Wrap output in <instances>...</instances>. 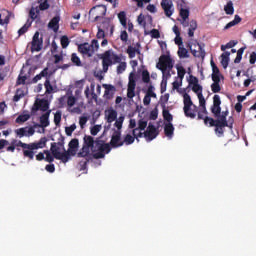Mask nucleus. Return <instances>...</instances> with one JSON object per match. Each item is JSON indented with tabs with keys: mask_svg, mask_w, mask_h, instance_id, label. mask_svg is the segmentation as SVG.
Listing matches in <instances>:
<instances>
[{
	"mask_svg": "<svg viewBox=\"0 0 256 256\" xmlns=\"http://www.w3.org/2000/svg\"><path fill=\"white\" fill-rule=\"evenodd\" d=\"M110 151L111 146L101 138L95 139L93 136L85 135L78 157H89V155H92L94 159H103Z\"/></svg>",
	"mask_w": 256,
	"mask_h": 256,
	"instance_id": "f257e3e1",
	"label": "nucleus"
},
{
	"mask_svg": "<svg viewBox=\"0 0 256 256\" xmlns=\"http://www.w3.org/2000/svg\"><path fill=\"white\" fill-rule=\"evenodd\" d=\"M100 59L102 60V71L103 73H107L109 71V67L111 65H115L116 63H120L117 66V73L118 75H121L127 69V63L121 62V57L113 50L105 51L103 54L100 55Z\"/></svg>",
	"mask_w": 256,
	"mask_h": 256,
	"instance_id": "f03ea898",
	"label": "nucleus"
},
{
	"mask_svg": "<svg viewBox=\"0 0 256 256\" xmlns=\"http://www.w3.org/2000/svg\"><path fill=\"white\" fill-rule=\"evenodd\" d=\"M11 145H14V147H21L23 156L30 159V161H33V159H35V151H37V149H44L47 145V138L42 137L38 142L29 144L23 143L21 140H12Z\"/></svg>",
	"mask_w": 256,
	"mask_h": 256,
	"instance_id": "7ed1b4c3",
	"label": "nucleus"
},
{
	"mask_svg": "<svg viewBox=\"0 0 256 256\" xmlns=\"http://www.w3.org/2000/svg\"><path fill=\"white\" fill-rule=\"evenodd\" d=\"M49 115H51V110H48L40 117V124H34L33 127H22L14 130V133L18 139H23V137H33L35 135V129L41 127L45 131V127H49Z\"/></svg>",
	"mask_w": 256,
	"mask_h": 256,
	"instance_id": "20e7f679",
	"label": "nucleus"
},
{
	"mask_svg": "<svg viewBox=\"0 0 256 256\" xmlns=\"http://www.w3.org/2000/svg\"><path fill=\"white\" fill-rule=\"evenodd\" d=\"M50 151L58 161H62V163H68L69 152L65 149V137L61 134L58 135V141L51 143Z\"/></svg>",
	"mask_w": 256,
	"mask_h": 256,
	"instance_id": "39448f33",
	"label": "nucleus"
},
{
	"mask_svg": "<svg viewBox=\"0 0 256 256\" xmlns=\"http://www.w3.org/2000/svg\"><path fill=\"white\" fill-rule=\"evenodd\" d=\"M173 59L169 55H162L159 58V62L156 64V67L162 72V82L163 85L167 87V81L171 79V71L173 70Z\"/></svg>",
	"mask_w": 256,
	"mask_h": 256,
	"instance_id": "423d86ee",
	"label": "nucleus"
},
{
	"mask_svg": "<svg viewBox=\"0 0 256 256\" xmlns=\"http://www.w3.org/2000/svg\"><path fill=\"white\" fill-rule=\"evenodd\" d=\"M184 98V113L186 117H190V119H195L197 117V109L196 105H193V101H191V96L187 93L183 95Z\"/></svg>",
	"mask_w": 256,
	"mask_h": 256,
	"instance_id": "0eeeda50",
	"label": "nucleus"
},
{
	"mask_svg": "<svg viewBox=\"0 0 256 256\" xmlns=\"http://www.w3.org/2000/svg\"><path fill=\"white\" fill-rule=\"evenodd\" d=\"M216 120L206 116L204 119L205 125H210V127H229V123H227V118L223 114H218L215 116Z\"/></svg>",
	"mask_w": 256,
	"mask_h": 256,
	"instance_id": "6e6552de",
	"label": "nucleus"
},
{
	"mask_svg": "<svg viewBox=\"0 0 256 256\" xmlns=\"http://www.w3.org/2000/svg\"><path fill=\"white\" fill-rule=\"evenodd\" d=\"M49 109V101L47 100H36L34 105L31 108L32 115H35L37 111H47Z\"/></svg>",
	"mask_w": 256,
	"mask_h": 256,
	"instance_id": "1a4fd4ad",
	"label": "nucleus"
},
{
	"mask_svg": "<svg viewBox=\"0 0 256 256\" xmlns=\"http://www.w3.org/2000/svg\"><path fill=\"white\" fill-rule=\"evenodd\" d=\"M107 13V7L105 5H98L90 10V15H95L94 20L99 21V19H102V17H105Z\"/></svg>",
	"mask_w": 256,
	"mask_h": 256,
	"instance_id": "9d476101",
	"label": "nucleus"
},
{
	"mask_svg": "<svg viewBox=\"0 0 256 256\" xmlns=\"http://www.w3.org/2000/svg\"><path fill=\"white\" fill-rule=\"evenodd\" d=\"M157 135H159V131H157V127L153 125L152 123H149L146 131H144V138L146 141H153V139H156Z\"/></svg>",
	"mask_w": 256,
	"mask_h": 256,
	"instance_id": "9b49d317",
	"label": "nucleus"
},
{
	"mask_svg": "<svg viewBox=\"0 0 256 256\" xmlns=\"http://www.w3.org/2000/svg\"><path fill=\"white\" fill-rule=\"evenodd\" d=\"M43 49V38H39V32H35L32 39V51H41Z\"/></svg>",
	"mask_w": 256,
	"mask_h": 256,
	"instance_id": "f8f14e48",
	"label": "nucleus"
},
{
	"mask_svg": "<svg viewBox=\"0 0 256 256\" xmlns=\"http://www.w3.org/2000/svg\"><path fill=\"white\" fill-rule=\"evenodd\" d=\"M135 87H137V83L135 79H133V73L129 76L128 88H127V97L128 99H133L135 97Z\"/></svg>",
	"mask_w": 256,
	"mask_h": 256,
	"instance_id": "ddd939ff",
	"label": "nucleus"
},
{
	"mask_svg": "<svg viewBox=\"0 0 256 256\" xmlns=\"http://www.w3.org/2000/svg\"><path fill=\"white\" fill-rule=\"evenodd\" d=\"M161 7L164 10L166 17H171V15H173V1L162 0Z\"/></svg>",
	"mask_w": 256,
	"mask_h": 256,
	"instance_id": "4468645a",
	"label": "nucleus"
},
{
	"mask_svg": "<svg viewBox=\"0 0 256 256\" xmlns=\"http://www.w3.org/2000/svg\"><path fill=\"white\" fill-rule=\"evenodd\" d=\"M188 47L192 55H194L195 57H201V59H205V50H203L200 43L195 44V47H197V49H193V45L191 44H188Z\"/></svg>",
	"mask_w": 256,
	"mask_h": 256,
	"instance_id": "2eb2a0df",
	"label": "nucleus"
},
{
	"mask_svg": "<svg viewBox=\"0 0 256 256\" xmlns=\"http://www.w3.org/2000/svg\"><path fill=\"white\" fill-rule=\"evenodd\" d=\"M68 157H71V155H76L77 154V149H79V139L74 138L72 139L69 144H68Z\"/></svg>",
	"mask_w": 256,
	"mask_h": 256,
	"instance_id": "dca6fc26",
	"label": "nucleus"
},
{
	"mask_svg": "<svg viewBox=\"0 0 256 256\" xmlns=\"http://www.w3.org/2000/svg\"><path fill=\"white\" fill-rule=\"evenodd\" d=\"M119 143H123V141H121V131L114 130V133L110 141V145L112 147H123V145H119Z\"/></svg>",
	"mask_w": 256,
	"mask_h": 256,
	"instance_id": "f3484780",
	"label": "nucleus"
},
{
	"mask_svg": "<svg viewBox=\"0 0 256 256\" xmlns=\"http://www.w3.org/2000/svg\"><path fill=\"white\" fill-rule=\"evenodd\" d=\"M103 88L105 89L104 98L105 99H113L117 88L111 84H103Z\"/></svg>",
	"mask_w": 256,
	"mask_h": 256,
	"instance_id": "a211bd4d",
	"label": "nucleus"
},
{
	"mask_svg": "<svg viewBox=\"0 0 256 256\" xmlns=\"http://www.w3.org/2000/svg\"><path fill=\"white\" fill-rule=\"evenodd\" d=\"M78 51L82 53V55H88V57H93V50H91V44L84 43L78 46Z\"/></svg>",
	"mask_w": 256,
	"mask_h": 256,
	"instance_id": "6ab92c4d",
	"label": "nucleus"
},
{
	"mask_svg": "<svg viewBox=\"0 0 256 256\" xmlns=\"http://www.w3.org/2000/svg\"><path fill=\"white\" fill-rule=\"evenodd\" d=\"M105 117L108 123H113L117 119V111L113 108H110L105 111Z\"/></svg>",
	"mask_w": 256,
	"mask_h": 256,
	"instance_id": "aec40b11",
	"label": "nucleus"
},
{
	"mask_svg": "<svg viewBox=\"0 0 256 256\" xmlns=\"http://www.w3.org/2000/svg\"><path fill=\"white\" fill-rule=\"evenodd\" d=\"M59 21H61V18L59 16H55L50 20L48 23L49 29H53L55 32L59 31Z\"/></svg>",
	"mask_w": 256,
	"mask_h": 256,
	"instance_id": "412c9836",
	"label": "nucleus"
},
{
	"mask_svg": "<svg viewBox=\"0 0 256 256\" xmlns=\"http://www.w3.org/2000/svg\"><path fill=\"white\" fill-rule=\"evenodd\" d=\"M231 56V52L226 51L221 54V65L223 69H227L229 67V57Z\"/></svg>",
	"mask_w": 256,
	"mask_h": 256,
	"instance_id": "4be33fe9",
	"label": "nucleus"
},
{
	"mask_svg": "<svg viewBox=\"0 0 256 256\" xmlns=\"http://www.w3.org/2000/svg\"><path fill=\"white\" fill-rule=\"evenodd\" d=\"M174 132H175V127H173L172 123L165 124L164 133H165L166 137H169V139H171V137H173Z\"/></svg>",
	"mask_w": 256,
	"mask_h": 256,
	"instance_id": "5701e85b",
	"label": "nucleus"
},
{
	"mask_svg": "<svg viewBox=\"0 0 256 256\" xmlns=\"http://www.w3.org/2000/svg\"><path fill=\"white\" fill-rule=\"evenodd\" d=\"M135 143V136H132L131 134H126L123 138V141L119 143V145H133Z\"/></svg>",
	"mask_w": 256,
	"mask_h": 256,
	"instance_id": "b1692460",
	"label": "nucleus"
},
{
	"mask_svg": "<svg viewBox=\"0 0 256 256\" xmlns=\"http://www.w3.org/2000/svg\"><path fill=\"white\" fill-rule=\"evenodd\" d=\"M224 11L226 15H233L235 13V8L233 7V1H228L227 4L224 6Z\"/></svg>",
	"mask_w": 256,
	"mask_h": 256,
	"instance_id": "393cba45",
	"label": "nucleus"
},
{
	"mask_svg": "<svg viewBox=\"0 0 256 256\" xmlns=\"http://www.w3.org/2000/svg\"><path fill=\"white\" fill-rule=\"evenodd\" d=\"M118 19H119L122 27H124V29H127V14L125 13V11H121L118 14Z\"/></svg>",
	"mask_w": 256,
	"mask_h": 256,
	"instance_id": "a878e982",
	"label": "nucleus"
},
{
	"mask_svg": "<svg viewBox=\"0 0 256 256\" xmlns=\"http://www.w3.org/2000/svg\"><path fill=\"white\" fill-rule=\"evenodd\" d=\"M178 57H180V59H188V57H189V51H187V50L185 49V47L179 46V49H178Z\"/></svg>",
	"mask_w": 256,
	"mask_h": 256,
	"instance_id": "bb28decb",
	"label": "nucleus"
},
{
	"mask_svg": "<svg viewBox=\"0 0 256 256\" xmlns=\"http://www.w3.org/2000/svg\"><path fill=\"white\" fill-rule=\"evenodd\" d=\"M47 75H49V69L45 68L43 71L40 72V74L36 75L33 78V83H37V81H41L42 77H47Z\"/></svg>",
	"mask_w": 256,
	"mask_h": 256,
	"instance_id": "cd10ccee",
	"label": "nucleus"
},
{
	"mask_svg": "<svg viewBox=\"0 0 256 256\" xmlns=\"http://www.w3.org/2000/svg\"><path fill=\"white\" fill-rule=\"evenodd\" d=\"M127 53L129 55V58L133 59V58H135L136 53H138V55H139V53H141V51H139V48L129 46L128 49H127Z\"/></svg>",
	"mask_w": 256,
	"mask_h": 256,
	"instance_id": "c85d7f7f",
	"label": "nucleus"
},
{
	"mask_svg": "<svg viewBox=\"0 0 256 256\" xmlns=\"http://www.w3.org/2000/svg\"><path fill=\"white\" fill-rule=\"evenodd\" d=\"M123 121H125V116L121 115L119 118H116L114 126L117 128V131L123 129Z\"/></svg>",
	"mask_w": 256,
	"mask_h": 256,
	"instance_id": "c756f323",
	"label": "nucleus"
},
{
	"mask_svg": "<svg viewBox=\"0 0 256 256\" xmlns=\"http://www.w3.org/2000/svg\"><path fill=\"white\" fill-rule=\"evenodd\" d=\"M30 119H31L30 114H22L16 118V123H19V124L25 123V122L29 121Z\"/></svg>",
	"mask_w": 256,
	"mask_h": 256,
	"instance_id": "7c9ffc66",
	"label": "nucleus"
},
{
	"mask_svg": "<svg viewBox=\"0 0 256 256\" xmlns=\"http://www.w3.org/2000/svg\"><path fill=\"white\" fill-rule=\"evenodd\" d=\"M162 115H163L165 121H167L168 123H171V121H173V115H171V113H169V110L166 109L165 106H163Z\"/></svg>",
	"mask_w": 256,
	"mask_h": 256,
	"instance_id": "2f4dec72",
	"label": "nucleus"
},
{
	"mask_svg": "<svg viewBox=\"0 0 256 256\" xmlns=\"http://www.w3.org/2000/svg\"><path fill=\"white\" fill-rule=\"evenodd\" d=\"M198 99H199L200 107H202L203 109V113L207 115V108L205 107L206 101H205V97H203V93L198 94Z\"/></svg>",
	"mask_w": 256,
	"mask_h": 256,
	"instance_id": "473e14b6",
	"label": "nucleus"
},
{
	"mask_svg": "<svg viewBox=\"0 0 256 256\" xmlns=\"http://www.w3.org/2000/svg\"><path fill=\"white\" fill-rule=\"evenodd\" d=\"M71 62L73 63V65H76V67H81L82 65L81 58H79L76 53H72Z\"/></svg>",
	"mask_w": 256,
	"mask_h": 256,
	"instance_id": "72a5a7b5",
	"label": "nucleus"
},
{
	"mask_svg": "<svg viewBox=\"0 0 256 256\" xmlns=\"http://www.w3.org/2000/svg\"><path fill=\"white\" fill-rule=\"evenodd\" d=\"M38 3H40L39 5L40 11H47V9H49L50 7L49 0H39Z\"/></svg>",
	"mask_w": 256,
	"mask_h": 256,
	"instance_id": "f704fd0d",
	"label": "nucleus"
},
{
	"mask_svg": "<svg viewBox=\"0 0 256 256\" xmlns=\"http://www.w3.org/2000/svg\"><path fill=\"white\" fill-rule=\"evenodd\" d=\"M245 49V47H242L237 51V56L234 60V63H241V59H243V53L245 52Z\"/></svg>",
	"mask_w": 256,
	"mask_h": 256,
	"instance_id": "c9c22d12",
	"label": "nucleus"
},
{
	"mask_svg": "<svg viewBox=\"0 0 256 256\" xmlns=\"http://www.w3.org/2000/svg\"><path fill=\"white\" fill-rule=\"evenodd\" d=\"M142 130H140V128H135L132 131L133 137L134 139H137V141H139L140 137H144V132H141Z\"/></svg>",
	"mask_w": 256,
	"mask_h": 256,
	"instance_id": "e433bc0d",
	"label": "nucleus"
},
{
	"mask_svg": "<svg viewBox=\"0 0 256 256\" xmlns=\"http://www.w3.org/2000/svg\"><path fill=\"white\" fill-rule=\"evenodd\" d=\"M75 129H77L76 124H72L71 126L65 127V133H66L67 137H71V135H73V131H75Z\"/></svg>",
	"mask_w": 256,
	"mask_h": 256,
	"instance_id": "4c0bfd02",
	"label": "nucleus"
},
{
	"mask_svg": "<svg viewBox=\"0 0 256 256\" xmlns=\"http://www.w3.org/2000/svg\"><path fill=\"white\" fill-rule=\"evenodd\" d=\"M44 87L46 89V93L48 94H51L54 91L53 85H51V81L49 80V78L46 79Z\"/></svg>",
	"mask_w": 256,
	"mask_h": 256,
	"instance_id": "58836bf2",
	"label": "nucleus"
},
{
	"mask_svg": "<svg viewBox=\"0 0 256 256\" xmlns=\"http://www.w3.org/2000/svg\"><path fill=\"white\" fill-rule=\"evenodd\" d=\"M155 87L153 86V85H150L149 87H148V90H147V92H146V95L148 96V97H153V99H157V94H155Z\"/></svg>",
	"mask_w": 256,
	"mask_h": 256,
	"instance_id": "ea45409f",
	"label": "nucleus"
},
{
	"mask_svg": "<svg viewBox=\"0 0 256 256\" xmlns=\"http://www.w3.org/2000/svg\"><path fill=\"white\" fill-rule=\"evenodd\" d=\"M60 42L63 49H67V47H69V37L62 36Z\"/></svg>",
	"mask_w": 256,
	"mask_h": 256,
	"instance_id": "a19ab883",
	"label": "nucleus"
},
{
	"mask_svg": "<svg viewBox=\"0 0 256 256\" xmlns=\"http://www.w3.org/2000/svg\"><path fill=\"white\" fill-rule=\"evenodd\" d=\"M185 73H186V71H185V68H183V66H180L177 68V75L181 81H183V79L185 77Z\"/></svg>",
	"mask_w": 256,
	"mask_h": 256,
	"instance_id": "79ce46f5",
	"label": "nucleus"
},
{
	"mask_svg": "<svg viewBox=\"0 0 256 256\" xmlns=\"http://www.w3.org/2000/svg\"><path fill=\"white\" fill-rule=\"evenodd\" d=\"M211 113H213L214 117H218L221 114V106L213 105L211 107Z\"/></svg>",
	"mask_w": 256,
	"mask_h": 256,
	"instance_id": "37998d69",
	"label": "nucleus"
},
{
	"mask_svg": "<svg viewBox=\"0 0 256 256\" xmlns=\"http://www.w3.org/2000/svg\"><path fill=\"white\" fill-rule=\"evenodd\" d=\"M142 81H143L144 83H149V81H151V76L149 75V71L144 70V71L142 72Z\"/></svg>",
	"mask_w": 256,
	"mask_h": 256,
	"instance_id": "c03bdc74",
	"label": "nucleus"
},
{
	"mask_svg": "<svg viewBox=\"0 0 256 256\" xmlns=\"http://www.w3.org/2000/svg\"><path fill=\"white\" fill-rule=\"evenodd\" d=\"M212 93H219L221 91V85H219V82H213L211 84Z\"/></svg>",
	"mask_w": 256,
	"mask_h": 256,
	"instance_id": "a18cd8bd",
	"label": "nucleus"
},
{
	"mask_svg": "<svg viewBox=\"0 0 256 256\" xmlns=\"http://www.w3.org/2000/svg\"><path fill=\"white\" fill-rule=\"evenodd\" d=\"M90 89H91V98H90V100L91 101H97L98 97L95 93V83H91Z\"/></svg>",
	"mask_w": 256,
	"mask_h": 256,
	"instance_id": "49530a36",
	"label": "nucleus"
},
{
	"mask_svg": "<svg viewBox=\"0 0 256 256\" xmlns=\"http://www.w3.org/2000/svg\"><path fill=\"white\" fill-rule=\"evenodd\" d=\"M180 17L181 19H189V9L181 8Z\"/></svg>",
	"mask_w": 256,
	"mask_h": 256,
	"instance_id": "de8ad7c7",
	"label": "nucleus"
},
{
	"mask_svg": "<svg viewBox=\"0 0 256 256\" xmlns=\"http://www.w3.org/2000/svg\"><path fill=\"white\" fill-rule=\"evenodd\" d=\"M90 49H91V51H93V53H95V51H98L99 50V41H97L96 39L92 40Z\"/></svg>",
	"mask_w": 256,
	"mask_h": 256,
	"instance_id": "09e8293b",
	"label": "nucleus"
},
{
	"mask_svg": "<svg viewBox=\"0 0 256 256\" xmlns=\"http://www.w3.org/2000/svg\"><path fill=\"white\" fill-rule=\"evenodd\" d=\"M192 91L194 93L197 94V97L199 96V93H203V86L199 85V84H195L193 87H192Z\"/></svg>",
	"mask_w": 256,
	"mask_h": 256,
	"instance_id": "8fccbe9b",
	"label": "nucleus"
},
{
	"mask_svg": "<svg viewBox=\"0 0 256 256\" xmlns=\"http://www.w3.org/2000/svg\"><path fill=\"white\" fill-rule=\"evenodd\" d=\"M37 14H39V10L37 8H32L30 10L29 15L32 21H35V19H37Z\"/></svg>",
	"mask_w": 256,
	"mask_h": 256,
	"instance_id": "3c124183",
	"label": "nucleus"
},
{
	"mask_svg": "<svg viewBox=\"0 0 256 256\" xmlns=\"http://www.w3.org/2000/svg\"><path fill=\"white\" fill-rule=\"evenodd\" d=\"M54 123L57 126H59L61 123V111L59 110L54 114Z\"/></svg>",
	"mask_w": 256,
	"mask_h": 256,
	"instance_id": "603ef678",
	"label": "nucleus"
},
{
	"mask_svg": "<svg viewBox=\"0 0 256 256\" xmlns=\"http://www.w3.org/2000/svg\"><path fill=\"white\" fill-rule=\"evenodd\" d=\"M150 36L152 37V39H159V37H161V33L157 29H152L150 31Z\"/></svg>",
	"mask_w": 256,
	"mask_h": 256,
	"instance_id": "864d4df0",
	"label": "nucleus"
},
{
	"mask_svg": "<svg viewBox=\"0 0 256 256\" xmlns=\"http://www.w3.org/2000/svg\"><path fill=\"white\" fill-rule=\"evenodd\" d=\"M213 105L215 107H221V97L217 94L213 97Z\"/></svg>",
	"mask_w": 256,
	"mask_h": 256,
	"instance_id": "5fc2aeb1",
	"label": "nucleus"
},
{
	"mask_svg": "<svg viewBox=\"0 0 256 256\" xmlns=\"http://www.w3.org/2000/svg\"><path fill=\"white\" fill-rule=\"evenodd\" d=\"M138 129L140 131H145V129H147V121L139 120V122H138Z\"/></svg>",
	"mask_w": 256,
	"mask_h": 256,
	"instance_id": "6e6d98bb",
	"label": "nucleus"
},
{
	"mask_svg": "<svg viewBox=\"0 0 256 256\" xmlns=\"http://www.w3.org/2000/svg\"><path fill=\"white\" fill-rule=\"evenodd\" d=\"M25 95L23 94V93H21V90H17L16 91V94L14 95V97H13V101L15 102V103H17V101H20V99L22 98V97H24Z\"/></svg>",
	"mask_w": 256,
	"mask_h": 256,
	"instance_id": "4d7b16f0",
	"label": "nucleus"
},
{
	"mask_svg": "<svg viewBox=\"0 0 256 256\" xmlns=\"http://www.w3.org/2000/svg\"><path fill=\"white\" fill-rule=\"evenodd\" d=\"M211 67H212V75H220V72H219V68L217 67V65L215 64V62L213 60H211Z\"/></svg>",
	"mask_w": 256,
	"mask_h": 256,
	"instance_id": "13d9d810",
	"label": "nucleus"
},
{
	"mask_svg": "<svg viewBox=\"0 0 256 256\" xmlns=\"http://www.w3.org/2000/svg\"><path fill=\"white\" fill-rule=\"evenodd\" d=\"M77 103V99L74 96H69L67 99V105L68 107H73Z\"/></svg>",
	"mask_w": 256,
	"mask_h": 256,
	"instance_id": "bf43d9fd",
	"label": "nucleus"
},
{
	"mask_svg": "<svg viewBox=\"0 0 256 256\" xmlns=\"http://www.w3.org/2000/svg\"><path fill=\"white\" fill-rule=\"evenodd\" d=\"M101 131V126L100 125H95L91 128L90 133L91 135H97Z\"/></svg>",
	"mask_w": 256,
	"mask_h": 256,
	"instance_id": "052dcab7",
	"label": "nucleus"
},
{
	"mask_svg": "<svg viewBox=\"0 0 256 256\" xmlns=\"http://www.w3.org/2000/svg\"><path fill=\"white\" fill-rule=\"evenodd\" d=\"M79 125L81 129H84L85 125H87V117L82 116L79 118Z\"/></svg>",
	"mask_w": 256,
	"mask_h": 256,
	"instance_id": "680f3d73",
	"label": "nucleus"
},
{
	"mask_svg": "<svg viewBox=\"0 0 256 256\" xmlns=\"http://www.w3.org/2000/svg\"><path fill=\"white\" fill-rule=\"evenodd\" d=\"M59 49V46H57V42L53 41L51 44V53L52 55H55L57 53V50Z\"/></svg>",
	"mask_w": 256,
	"mask_h": 256,
	"instance_id": "e2e57ef3",
	"label": "nucleus"
},
{
	"mask_svg": "<svg viewBox=\"0 0 256 256\" xmlns=\"http://www.w3.org/2000/svg\"><path fill=\"white\" fill-rule=\"evenodd\" d=\"M120 39L121 41H124L126 43V41L129 40V35L127 34V31H122L121 35H120Z\"/></svg>",
	"mask_w": 256,
	"mask_h": 256,
	"instance_id": "0e129e2a",
	"label": "nucleus"
},
{
	"mask_svg": "<svg viewBox=\"0 0 256 256\" xmlns=\"http://www.w3.org/2000/svg\"><path fill=\"white\" fill-rule=\"evenodd\" d=\"M188 27H189L190 30L196 31L197 30V21L196 20H191Z\"/></svg>",
	"mask_w": 256,
	"mask_h": 256,
	"instance_id": "69168bd1",
	"label": "nucleus"
},
{
	"mask_svg": "<svg viewBox=\"0 0 256 256\" xmlns=\"http://www.w3.org/2000/svg\"><path fill=\"white\" fill-rule=\"evenodd\" d=\"M46 171H48V173H55V164H48L45 167Z\"/></svg>",
	"mask_w": 256,
	"mask_h": 256,
	"instance_id": "338daca9",
	"label": "nucleus"
},
{
	"mask_svg": "<svg viewBox=\"0 0 256 256\" xmlns=\"http://www.w3.org/2000/svg\"><path fill=\"white\" fill-rule=\"evenodd\" d=\"M138 24L143 25V27H145L146 23H145V16H143V14H140L137 18Z\"/></svg>",
	"mask_w": 256,
	"mask_h": 256,
	"instance_id": "774afa93",
	"label": "nucleus"
}]
</instances>
